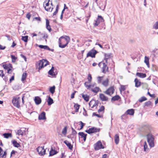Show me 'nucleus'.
I'll list each match as a JSON object with an SVG mask.
<instances>
[{"label":"nucleus","mask_w":158,"mask_h":158,"mask_svg":"<svg viewBox=\"0 0 158 158\" xmlns=\"http://www.w3.org/2000/svg\"><path fill=\"white\" fill-rule=\"evenodd\" d=\"M92 115H93V116H97L98 117H99V118H102V115H99L98 114H96L95 113H93Z\"/></svg>","instance_id":"864d4df0"},{"label":"nucleus","mask_w":158,"mask_h":158,"mask_svg":"<svg viewBox=\"0 0 158 158\" xmlns=\"http://www.w3.org/2000/svg\"><path fill=\"white\" fill-rule=\"evenodd\" d=\"M47 102H48V105L49 106H50L53 103V100L49 96H48V99L47 100Z\"/></svg>","instance_id":"b1692460"},{"label":"nucleus","mask_w":158,"mask_h":158,"mask_svg":"<svg viewBox=\"0 0 158 158\" xmlns=\"http://www.w3.org/2000/svg\"><path fill=\"white\" fill-rule=\"evenodd\" d=\"M95 45H98L99 47L102 48H103V47L102 46V45H101L100 44H99V43H98L97 42L96 44H95Z\"/></svg>","instance_id":"e2e57ef3"},{"label":"nucleus","mask_w":158,"mask_h":158,"mask_svg":"<svg viewBox=\"0 0 158 158\" xmlns=\"http://www.w3.org/2000/svg\"><path fill=\"white\" fill-rule=\"evenodd\" d=\"M151 105V102L150 101L147 102L145 103V106H148L149 105Z\"/></svg>","instance_id":"603ef678"},{"label":"nucleus","mask_w":158,"mask_h":158,"mask_svg":"<svg viewBox=\"0 0 158 158\" xmlns=\"http://www.w3.org/2000/svg\"><path fill=\"white\" fill-rule=\"evenodd\" d=\"M4 76V74L3 73V71L0 70V76H1L2 77H3Z\"/></svg>","instance_id":"4d7b16f0"},{"label":"nucleus","mask_w":158,"mask_h":158,"mask_svg":"<svg viewBox=\"0 0 158 158\" xmlns=\"http://www.w3.org/2000/svg\"><path fill=\"white\" fill-rule=\"evenodd\" d=\"M152 130V127L149 125H145L143 128V131L146 134L151 133Z\"/></svg>","instance_id":"423d86ee"},{"label":"nucleus","mask_w":158,"mask_h":158,"mask_svg":"<svg viewBox=\"0 0 158 158\" xmlns=\"http://www.w3.org/2000/svg\"><path fill=\"white\" fill-rule=\"evenodd\" d=\"M120 98V97L118 95H115V96L112 97L111 99V101H116L118 100Z\"/></svg>","instance_id":"f704fd0d"},{"label":"nucleus","mask_w":158,"mask_h":158,"mask_svg":"<svg viewBox=\"0 0 158 158\" xmlns=\"http://www.w3.org/2000/svg\"><path fill=\"white\" fill-rule=\"evenodd\" d=\"M72 134L73 135L77 134V132L73 128H72Z\"/></svg>","instance_id":"13d9d810"},{"label":"nucleus","mask_w":158,"mask_h":158,"mask_svg":"<svg viewBox=\"0 0 158 158\" xmlns=\"http://www.w3.org/2000/svg\"><path fill=\"white\" fill-rule=\"evenodd\" d=\"M67 127H64L62 131V133L64 135H65L67 132Z\"/></svg>","instance_id":"a18cd8bd"},{"label":"nucleus","mask_w":158,"mask_h":158,"mask_svg":"<svg viewBox=\"0 0 158 158\" xmlns=\"http://www.w3.org/2000/svg\"><path fill=\"white\" fill-rule=\"evenodd\" d=\"M103 67H102V72L106 73V72L108 71V68L107 66V63L106 62L103 63Z\"/></svg>","instance_id":"ddd939ff"},{"label":"nucleus","mask_w":158,"mask_h":158,"mask_svg":"<svg viewBox=\"0 0 158 158\" xmlns=\"http://www.w3.org/2000/svg\"><path fill=\"white\" fill-rule=\"evenodd\" d=\"M103 148H104V147L102 145V143L100 141H98L94 144V149L96 150Z\"/></svg>","instance_id":"0eeeda50"},{"label":"nucleus","mask_w":158,"mask_h":158,"mask_svg":"<svg viewBox=\"0 0 158 158\" xmlns=\"http://www.w3.org/2000/svg\"><path fill=\"white\" fill-rule=\"evenodd\" d=\"M27 74L26 73H24L22 76L21 80L22 81H24L26 79L27 77Z\"/></svg>","instance_id":"a19ab883"},{"label":"nucleus","mask_w":158,"mask_h":158,"mask_svg":"<svg viewBox=\"0 0 158 158\" xmlns=\"http://www.w3.org/2000/svg\"><path fill=\"white\" fill-rule=\"evenodd\" d=\"M136 75L141 78H145L146 76V74L139 72L136 73Z\"/></svg>","instance_id":"412c9836"},{"label":"nucleus","mask_w":158,"mask_h":158,"mask_svg":"<svg viewBox=\"0 0 158 158\" xmlns=\"http://www.w3.org/2000/svg\"><path fill=\"white\" fill-rule=\"evenodd\" d=\"M114 89L113 86H111L104 92V93L109 96H111L114 93Z\"/></svg>","instance_id":"1a4fd4ad"},{"label":"nucleus","mask_w":158,"mask_h":158,"mask_svg":"<svg viewBox=\"0 0 158 158\" xmlns=\"http://www.w3.org/2000/svg\"><path fill=\"white\" fill-rule=\"evenodd\" d=\"M147 142L149 143V146L151 148L154 146V138L153 136L151 133H149L147 135Z\"/></svg>","instance_id":"7ed1b4c3"},{"label":"nucleus","mask_w":158,"mask_h":158,"mask_svg":"<svg viewBox=\"0 0 158 158\" xmlns=\"http://www.w3.org/2000/svg\"><path fill=\"white\" fill-rule=\"evenodd\" d=\"M46 119L45 117V113L43 111L41 114L39 115V119L40 120H44Z\"/></svg>","instance_id":"f3484780"},{"label":"nucleus","mask_w":158,"mask_h":158,"mask_svg":"<svg viewBox=\"0 0 158 158\" xmlns=\"http://www.w3.org/2000/svg\"><path fill=\"white\" fill-rule=\"evenodd\" d=\"M12 143L14 146L18 148L20 146L19 144L15 140L12 141Z\"/></svg>","instance_id":"ea45409f"},{"label":"nucleus","mask_w":158,"mask_h":158,"mask_svg":"<svg viewBox=\"0 0 158 158\" xmlns=\"http://www.w3.org/2000/svg\"><path fill=\"white\" fill-rule=\"evenodd\" d=\"M36 105L40 104L41 102V100L39 97H35L34 99Z\"/></svg>","instance_id":"a211bd4d"},{"label":"nucleus","mask_w":158,"mask_h":158,"mask_svg":"<svg viewBox=\"0 0 158 158\" xmlns=\"http://www.w3.org/2000/svg\"><path fill=\"white\" fill-rule=\"evenodd\" d=\"M147 100V98L145 97H142L139 100L140 102H142L144 101H146Z\"/></svg>","instance_id":"de8ad7c7"},{"label":"nucleus","mask_w":158,"mask_h":158,"mask_svg":"<svg viewBox=\"0 0 158 158\" xmlns=\"http://www.w3.org/2000/svg\"><path fill=\"white\" fill-rule=\"evenodd\" d=\"M98 104L96 101L92 100L89 102V105L91 107V108H93L94 107L97 106Z\"/></svg>","instance_id":"4468645a"},{"label":"nucleus","mask_w":158,"mask_h":158,"mask_svg":"<svg viewBox=\"0 0 158 158\" xmlns=\"http://www.w3.org/2000/svg\"><path fill=\"white\" fill-rule=\"evenodd\" d=\"M57 151L55 150H54L52 148L51 150L49 152V156H53L57 153Z\"/></svg>","instance_id":"7c9ffc66"},{"label":"nucleus","mask_w":158,"mask_h":158,"mask_svg":"<svg viewBox=\"0 0 158 158\" xmlns=\"http://www.w3.org/2000/svg\"><path fill=\"white\" fill-rule=\"evenodd\" d=\"M103 77L99 76L97 77V82L98 84H102V81L103 79Z\"/></svg>","instance_id":"4c0bfd02"},{"label":"nucleus","mask_w":158,"mask_h":158,"mask_svg":"<svg viewBox=\"0 0 158 158\" xmlns=\"http://www.w3.org/2000/svg\"><path fill=\"white\" fill-rule=\"evenodd\" d=\"M90 89L92 92L96 93H97L100 90L99 88L97 87H95V88H90Z\"/></svg>","instance_id":"2f4dec72"},{"label":"nucleus","mask_w":158,"mask_h":158,"mask_svg":"<svg viewBox=\"0 0 158 158\" xmlns=\"http://www.w3.org/2000/svg\"><path fill=\"white\" fill-rule=\"evenodd\" d=\"M46 28L50 32L51 31V29L50 25H49V21L48 19H46Z\"/></svg>","instance_id":"5701e85b"},{"label":"nucleus","mask_w":158,"mask_h":158,"mask_svg":"<svg viewBox=\"0 0 158 158\" xmlns=\"http://www.w3.org/2000/svg\"><path fill=\"white\" fill-rule=\"evenodd\" d=\"M17 134L19 135H23V132L20 129L19 130L17 131Z\"/></svg>","instance_id":"3c124183"},{"label":"nucleus","mask_w":158,"mask_h":158,"mask_svg":"<svg viewBox=\"0 0 158 158\" xmlns=\"http://www.w3.org/2000/svg\"><path fill=\"white\" fill-rule=\"evenodd\" d=\"M55 87L54 85L51 87L50 88L49 90L50 92L52 94H53L55 91Z\"/></svg>","instance_id":"58836bf2"},{"label":"nucleus","mask_w":158,"mask_h":158,"mask_svg":"<svg viewBox=\"0 0 158 158\" xmlns=\"http://www.w3.org/2000/svg\"><path fill=\"white\" fill-rule=\"evenodd\" d=\"M34 19H35L37 20H38V21H41V19L40 17H35L34 18Z\"/></svg>","instance_id":"0e129e2a"},{"label":"nucleus","mask_w":158,"mask_h":158,"mask_svg":"<svg viewBox=\"0 0 158 158\" xmlns=\"http://www.w3.org/2000/svg\"><path fill=\"white\" fill-rule=\"evenodd\" d=\"M92 79L91 75L90 74L88 75V79L89 81L90 82Z\"/></svg>","instance_id":"6e6d98bb"},{"label":"nucleus","mask_w":158,"mask_h":158,"mask_svg":"<svg viewBox=\"0 0 158 158\" xmlns=\"http://www.w3.org/2000/svg\"><path fill=\"white\" fill-rule=\"evenodd\" d=\"M135 86L136 87H139L140 86V82H139L138 80V79L137 78H135Z\"/></svg>","instance_id":"e433bc0d"},{"label":"nucleus","mask_w":158,"mask_h":158,"mask_svg":"<svg viewBox=\"0 0 158 158\" xmlns=\"http://www.w3.org/2000/svg\"><path fill=\"white\" fill-rule=\"evenodd\" d=\"M6 48V47L5 46H2L0 44V49L1 50H4Z\"/></svg>","instance_id":"052dcab7"},{"label":"nucleus","mask_w":158,"mask_h":158,"mask_svg":"<svg viewBox=\"0 0 158 158\" xmlns=\"http://www.w3.org/2000/svg\"><path fill=\"white\" fill-rule=\"evenodd\" d=\"M38 47L44 49H47L48 50H50V48L48 47L46 45H38Z\"/></svg>","instance_id":"72a5a7b5"},{"label":"nucleus","mask_w":158,"mask_h":158,"mask_svg":"<svg viewBox=\"0 0 158 158\" xmlns=\"http://www.w3.org/2000/svg\"><path fill=\"white\" fill-rule=\"evenodd\" d=\"M14 76L11 77V78L10 79V81L11 82L12 81L14 80Z\"/></svg>","instance_id":"69168bd1"},{"label":"nucleus","mask_w":158,"mask_h":158,"mask_svg":"<svg viewBox=\"0 0 158 158\" xmlns=\"http://www.w3.org/2000/svg\"><path fill=\"white\" fill-rule=\"evenodd\" d=\"M36 150L40 155H43L45 154L46 150L44 149V147H39Z\"/></svg>","instance_id":"6e6552de"},{"label":"nucleus","mask_w":158,"mask_h":158,"mask_svg":"<svg viewBox=\"0 0 158 158\" xmlns=\"http://www.w3.org/2000/svg\"><path fill=\"white\" fill-rule=\"evenodd\" d=\"M105 109V108L104 106H102L100 108L98 109V112L100 113L102 111H103Z\"/></svg>","instance_id":"8fccbe9b"},{"label":"nucleus","mask_w":158,"mask_h":158,"mask_svg":"<svg viewBox=\"0 0 158 158\" xmlns=\"http://www.w3.org/2000/svg\"><path fill=\"white\" fill-rule=\"evenodd\" d=\"M16 152L14 150H13L11 153V154H10V156H11L13 155V154H15V153Z\"/></svg>","instance_id":"338daca9"},{"label":"nucleus","mask_w":158,"mask_h":158,"mask_svg":"<svg viewBox=\"0 0 158 158\" xmlns=\"http://www.w3.org/2000/svg\"><path fill=\"white\" fill-rule=\"evenodd\" d=\"M48 74L52 76L55 77L57 74V73L54 72V67L52 66L51 69L48 71Z\"/></svg>","instance_id":"2eb2a0df"},{"label":"nucleus","mask_w":158,"mask_h":158,"mask_svg":"<svg viewBox=\"0 0 158 158\" xmlns=\"http://www.w3.org/2000/svg\"><path fill=\"white\" fill-rule=\"evenodd\" d=\"M109 81V79L107 78L106 80L103 81L102 82V84L104 86L107 87L108 85Z\"/></svg>","instance_id":"c756f323"},{"label":"nucleus","mask_w":158,"mask_h":158,"mask_svg":"<svg viewBox=\"0 0 158 158\" xmlns=\"http://www.w3.org/2000/svg\"><path fill=\"white\" fill-rule=\"evenodd\" d=\"M111 54L110 53H105L104 54V60L106 63H107L108 59L110 58V57Z\"/></svg>","instance_id":"4be33fe9"},{"label":"nucleus","mask_w":158,"mask_h":158,"mask_svg":"<svg viewBox=\"0 0 158 158\" xmlns=\"http://www.w3.org/2000/svg\"><path fill=\"white\" fill-rule=\"evenodd\" d=\"M11 58L12 59V61L13 62H15L17 59V57H15V56L13 55H11Z\"/></svg>","instance_id":"09e8293b"},{"label":"nucleus","mask_w":158,"mask_h":158,"mask_svg":"<svg viewBox=\"0 0 158 158\" xmlns=\"http://www.w3.org/2000/svg\"><path fill=\"white\" fill-rule=\"evenodd\" d=\"M28 39V36H22V40L25 42H27V41Z\"/></svg>","instance_id":"49530a36"},{"label":"nucleus","mask_w":158,"mask_h":158,"mask_svg":"<svg viewBox=\"0 0 158 158\" xmlns=\"http://www.w3.org/2000/svg\"><path fill=\"white\" fill-rule=\"evenodd\" d=\"M114 141L115 143L117 144L119 142V137L118 134H116L114 136Z\"/></svg>","instance_id":"393cba45"},{"label":"nucleus","mask_w":158,"mask_h":158,"mask_svg":"<svg viewBox=\"0 0 158 158\" xmlns=\"http://www.w3.org/2000/svg\"><path fill=\"white\" fill-rule=\"evenodd\" d=\"M80 123H81V126L80 129H81L84 126V123H83L82 122H81V121H80Z\"/></svg>","instance_id":"bf43d9fd"},{"label":"nucleus","mask_w":158,"mask_h":158,"mask_svg":"<svg viewBox=\"0 0 158 158\" xmlns=\"http://www.w3.org/2000/svg\"><path fill=\"white\" fill-rule=\"evenodd\" d=\"M80 105L77 104H75L74 105V107L76 110L75 112H77L78 111Z\"/></svg>","instance_id":"c03bdc74"},{"label":"nucleus","mask_w":158,"mask_h":158,"mask_svg":"<svg viewBox=\"0 0 158 158\" xmlns=\"http://www.w3.org/2000/svg\"><path fill=\"white\" fill-rule=\"evenodd\" d=\"M126 113L127 114H129L131 115H133L134 113V111L133 109H131L127 110Z\"/></svg>","instance_id":"cd10ccee"},{"label":"nucleus","mask_w":158,"mask_h":158,"mask_svg":"<svg viewBox=\"0 0 158 158\" xmlns=\"http://www.w3.org/2000/svg\"><path fill=\"white\" fill-rule=\"evenodd\" d=\"M64 143L67 145L68 148L70 150H72L73 148V146L71 143L67 140L64 141Z\"/></svg>","instance_id":"dca6fc26"},{"label":"nucleus","mask_w":158,"mask_h":158,"mask_svg":"<svg viewBox=\"0 0 158 158\" xmlns=\"http://www.w3.org/2000/svg\"><path fill=\"white\" fill-rule=\"evenodd\" d=\"M99 98L102 101H107L108 100V97L103 94H99Z\"/></svg>","instance_id":"6ab92c4d"},{"label":"nucleus","mask_w":158,"mask_h":158,"mask_svg":"<svg viewBox=\"0 0 158 158\" xmlns=\"http://www.w3.org/2000/svg\"><path fill=\"white\" fill-rule=\"evenodd\" d=\"M49 0H45L44 4V6L45 10L48 11L52 12L53 9V7L50 6V7H48L49 6Z\"/></svg>","instance_id":"39448f33"},{"label":"nucleus","mask_w":158,"mask_h":158,"mask_svg":"<svg viewBox=\"0 0 158 158\" xmlns=\"http://www.w3.org/2000/svg\"><path fill=\"white\" fill-rule=\"evenodd\" d=\"M97 52L96 50H92L88 53L87 55V57H88L89 56H90L92 58L95 57V55Z\"/></svg>","instance_id":"9b49d317"},{"label":"nucleus","mask_w":158,"mask_h":158,"mask_svg":"<svg viewBox=\"0 0 158 158\" xmlns=\"http://www.w3.org/2000/svg\"><path fill=\"white\" fill-rule=\"evenodd\" d=\"M81 96L83 98L86 102H88L89 101V96L87 94H81Z\"/></svg>","instance_id":"c85d7f7f"},{"label":"nucleus","mask_w":158,"mask_h":158,"mask_svg":"<svg viewBox=\"0 0 158 158\" xmlns=\"http://www.w3.org/2000/svg\"><path fill=\"white\" fill-rule=\"evenodd\" d=\"M16 45V44L15 43V42L14 41L12 43V44L11 46V47L12 48H14Z\"/></svg>","instance_id":"774afa93"},{"label":"nucleus","mask_w":158,"mask_h":158,"mask_svg":"<svg viewBox=\"0 0 158 158\" xmlns=\"http://www.w3.org/2000/svg\"><path fill=\"white\" fill-rule=\"evenodd\" d=\"M4 137L6 138H8L12 137V134L10 133H5L3 134Z\"/></svg>","instance_id":"473e14b6"},{"label":"nucleus","mask_w":158,"mask_h":158,"mask_svg":"<svg viewBox=\"0 0 158 158\" xmlns=\"http://www.w3.org/2000/svg\"><path fill=\"white\" fill-rule=\"evenodd\" d=\"M149 59L148 57L146 56L145 57L144 62L148 66L149 65Z\"/></svg>","instance_id":"37998d69"},{"label":"nucleus","mask_w":158,"mask_h":158,"mask_svg":"<svg viewBox=\"0 0 158 158\" xmlns=\"http://www.w3.org/2000/svg\"><path fill=\"white\" fill-rule=\"evenodd\" d=\"M104 21V20L102 16H98V18L95 21L94 25L95 26H98L101 22H103Z\"/></svg>","instance_id":"f8f14e48"},{"label":"nucleus","mask_w":158,"mask_h":158,"mask_svg":"<svg viewBox=\"0 0 158 158\" xmlns=\"http://www.w3.org/2000/svg\"><path fill=\"white\" fill-rule=\"evenodd\" d=\"M59 47L60 48H64L69 42L70 38L69 36H66L65 37H61L59 40Z\"/></svg>","instance_id":"f257e3e1"},{"label":"nucleus","mask_w":158,"mask_h":158,"mask_svg":"<svg viewBox=\"0 0 158 158\" xmlns=\"http://www.w3.org/2000/svg\"><path fill=\"white\" fill-rule=\"evenodd\" d=\"M87 84H88L87 82H85L84 83V85L87 89H90L92 87H94V86L92 85H88Z\"/></svg>","instance_id":"79ce46f5"},{"label":"nucleus","mask_w":158,"mask_h":158,"mask_svg":"<svg viewBox=\"0 0 158 158\" xmlns=\"http://www.w3.org/2000/svg\"><path fill=\"white\" fill-rule=\"evenodd\" d=\"M19 101V97H16L13 98L12 102L14 106L18 108H19L20 107Z\"/></svg>","instance_id":"20e7f679"},{"label":"nucleus","mask_w":158,"mask_h":158,"mask_svg":"<svg viewBox=\"0 0 158 158\" xmlns=\"http://www.w3.org/2000/svg\"><path fill=\"white\" fill-rule=\"evenodd\" d=\"M148 148L147 144L146 142H144L143 143V150L144 152H147L148 151Z\"/></svg>","instance_id":"c9c22d12"},{"label":"nucleus","mask_w":158,"mask_h":158,"mask_svg":"<svg viewBox=\"0 0 158 158\" xmlns=\"http://www.w3.org/2000/svg\"><path fill=\"white\" fill-rule=\"evenodd\" d=\"M125 89V87L124 86H121V89H120V91H124Z\"/></svg>","instance_id":"680f3d73"},{"label":"nucleus","mask_w":158,"mask_h":158,"mask_svg":"<svg viewBox=\"0 0 158 158\" xmlns=\"http://www.w3.org/2000/svg\"><path fill=\"white\" fill-rule=\"evenodd\" d=\"M3 67L4 69H8L10 68H12V64H3Z\"/></svg>","instance_id":"a878e982"},{"label":"nucleus","mask_w":158,"mask_h":158,"mask_svg":"<svg viewBox=\"0 0 158 158\" xmlns=\"http://www.w3.org/2000/svg\"><path fill=\"white\" fill-rule=\"evenodd\" d=\"M153 27L155 29H158V21L155 23Z\"/></svg>","instance_id":"5fc2aeb1"},{"label":"nucleus","mask_w":158,"mask_h":158,"mask_svg":"<svg viewBox=\"0 0 158 158\" xmlns=\"http://www.w3.org/2000/svg\"><path fill=\"white\" fill-rule=\"evenodd\" d=\"M48 63V62L46 60L43 59L40 60L36 64V69L40 70L47 66Z\"/></svg>","instance_id":"f03ea898"},{"label":"nucleus","mask_w":158,"mask_h":158,"mask_svg":"<svg viewBox=\"0 0 158 158\" xmlns=\"http://www.w3.org/2000/svg\"><path fill=\"white\" fill-rule=\"evenodd\" d=\"M3 150L2 148L0 147V156L2 157H5L6 156V152H4L3 154Z\"/></svg>","instance_id":"bb28decb"},{"label":"nucleus","mask_w":158,"mask_h":158,"mask_svg":"<svg viewBox=\"0 0 158 158\" xmlns=\"http://www.w3.org/2000/svg\"><path fill=\"white\" fill-rule=\"evenodd\" d=\"M99 129H98L94 127H93L91 128H89L88 130H86L85 131L88 133L90 134L91 133L99 132Z\"/></svg>","instance_id":"9d476101"},{"label":"nucleus","mask_w":158,"mask_h":158,"mask_svg":"<svg viewBox=\"0 0 158 158\" xmlns=\"http://www.w3.org/2000/svg\"><path fill=\"white\" fill-rule=\"evenodd\" d=\"M78 135L79 136H81V137L83 138V140L85 141L86 140V138L87 135L85 134L83 132H80L78 133Z\"/></svg>","instance_id":"aec40b11"}]
</instances>
